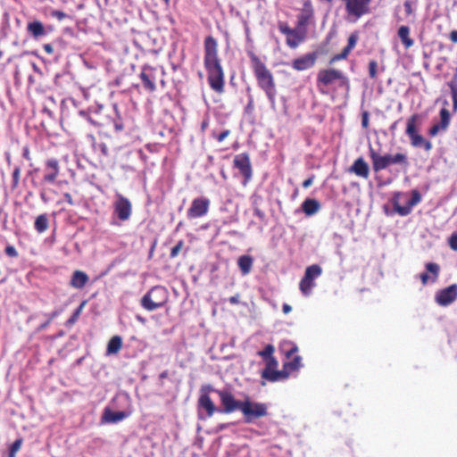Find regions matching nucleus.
I'll use <instances>...</instances> for the list:
<instances>
[{
  "mask_svg": "<svg viewBox=\"0 0 457 457\" xmlns=\"http://www.w3.org/2000/svg\"><path fill=\"white\" fill-rule=\"evenodd\" d=\"M204 68L207 71V79L210 87L217 92H224V71L220 63V59L218 56V44L217 40L208 36L204 39Z\"/></svg>",
  "mask_w": 457,
  "mask_h": 457,
  "instance_id": "f257e3e1",
  "label": "nucleus"
},
{
  "mask_svg": "<svg viewBox=\"0 0 457 457\" xmlns=\"http://www.w3.org/2000/svg\"><path fill=\"white\" fill-rule=\"evenodd\" d=\"M251 62L258 87L265 93L270 108L276 111L277 89L273 74L256 55L252 54Z\"/></svg>",
  "mask_w": 457,
  "mask_h": 457,
  "instance_id": "f03ea898",
  "label": "nucleus"
},
{
  "mask_svg": "<svg viewBox=\"0 0 457 457\" xmlns=\"http://www.w3.org/2000/svg\"><path fill=\"white\" fill-rule=\"evenodd\" d=\"M370 157L372 161V168L374 171L378 172L386 169L389 165L399 164L408 166L407 155L402 153L395 154H378L371 146L370 147Z\"/></svg>",
  "mask_w": 457,
  "mask_h": 457,
  "instance_id": "7ed1b4c3",
  "label": "nucleus"
},
{
  "mask_svg": "<svg viewBox=\"0 0 457 457\" xmlns=\"http://www.w3.org/2000/svg\"><path fill=\"white\" fill-rule=\"evenodd\" d=\"M168 298L169 294L166 288L162 286H155L144 295L140 304L145 310L153 312L164 306Z\"/></svg>",
  "mask_w": 457,
  "mask_h": 457,
  "instance_id": "20e7f679",
  "label": "nucleus"
},
{
  "mask_svg": "<svg viewBox=\"0 0 457 457\" xmlns=\"http://www.w3.org/2000/svg\"><path fill=\"white\" fill-rule=\"evenodd\" d=\"M337 82L338 87L349 89L350 84L348 78L343 71L336 69L320 70L317 75L318 85L328 87Z\"/></svg>",
  "mask_w": 457,
  "mask_h": 457,
  "instance_id": "39448f33",
  "label": "nucleus"
},
{
  "mask_svg": "<svg viewBox=\"0 0 457 457\" xmlns=\"http://www.w3.org/2000/svg\"><path fill=\"white\" fill-rule=\"evenodd\" d=\"M419 114L411 115L407 120L406 135L410 137L413 147H423L426 151H430L433 147L432 143L418 134L416 123L419 120Z\"/></svg>",
  "mask_w": 457,
  "mask_h": 457,
  "instance_id": "423d86ee",
  "label": "nucleus"
},
{
  "mask_svg": "<svg viewBox=\"0 0 457 457\" xmlns=\"http://www.w3.org/2000/svg\"><path fill=\"white\" fill-rule=\"evenodd\" d=\"M322 273V269L319 264H312L305 269L304 275L299 283L301 293L304 296H309L312 289L316 287L315 279Z\"/></svg>",
  "mask_w": 457,
  "mask_h": 457,
  "instance_id": "0eeeda50",
  "label": "nucleus"
},
{
  "mask_svg": "<svg viewBox=\"0 0 457 457\" xmlns=\"http://www.w3.org/2000/svg\"><path fill=\"white\" fill-rule=\"evenodd\" d=\"M219 395L221 407H219L218 412L220 413H232L236 411H241L244 401L237 400L231 389L228 387H223L219 391H216Z\"/></svg>",
  "mask_w": 457,
  "mask_h": 457,
  "instance_id": "6e6552de",
  "label": "nucleus"
},
{
  "mask_svg": "<svg viewBox=\"0 0 457 457\" xmlns=\"http://www.w3.org/2000/svg\"><path fill=\"white\" fill-rule=\"evenodd\" d=\"M246 423H252L255 419L265 417L268 414L266 403L245 400L243 403L241 411Z\"/></svg>",
  "mask_w": 457,
  "mask_h": 457,
  "instance_id": "1a4fd4ad",
  "label": "nucleus"
},
{
  "mask_svg": "<svg viewBox=\"0 0 457 457\" xmlns=\"http://www.w3.org/2000/svg\"><path fill=\"white\" fill-rule=\"evenodd\" d=\"M112 209V214L122 222L129 220L132 215L130 200L118 192L114 195Z\"/></svg>",
  "mask_w": 457,
  "mask_h": 457,
  "instance_id": "9d476101",
  "label": "nucleus"
},
{
  "mask_svg": "<svg viewBox=\"0 0 457 457\" xmlns=\"http://www.w3.org/2000/svg\"><path fill=\"white\" fill-rule=\"evenodd\" d=\"M403 195L402 193L396 192L392 200L391 203L393 204L394 210L395 212H397L400 216H407L409 215L412 208L420 203L421 201V195L417 189H413L411 191V198L407 202L406 205L402 206L400 204V197Z\"/></svg>",
  "mask_w": 457,
  "mask_h": 457,
  "instance_id": "9b49d317",
  "label": "nucleus"
},
{
  "mask_svg": "<svg viewBox=\"0 0 457 457\" xmlns=\"http://www.w3.org/2000/svg\"><path fill=\"white\" fill-rule=\"evenodd\" d=\"M345 5L347 15L353 18L354 21L359 20L363 15L370 12V4L372 0H342Z\"/></svg>",
  "mask_w": 457,
  "mask_h": 457,
  "instance_id": "f8f14e48",
  "label": "nucleus"
},
{
  "mask_svg": "<svg viewBox=\"0 0 457 457\" xmlns=\"http://www.w3.org/2000/svg\"><path fill=\"white\" fill-rule=\"evenodd\" d=\"M219 409L209 395H200L197 402V414L200 420L212 417L214 412H218Z\"/></svg>",
  "mask_w": 457,
  "mask_h": 457,
  "instance_id": "ddd939ff",
  "label": "nucleus"
},
{
  "mask_svg": "<svg viewBox=\"0 0 457 457\" xmlns=\"http://www.w3.org/2000/svg\"><path fill=\"white\" fill-rule=\"evenodd\" d=\"M457 299V284H453L436 293L435 301L440 306H448Z\"/></svg>",
  "mask_w": 457,
  "mask_h": 457,
  "instance_id": "4468645a",
  "label": "nucleus"
},
{
  "mask_svg": "<svg viewBox=\"0 0 457 457\" xmlns=\"http://www.w3.org/2000/svg\"><path fill=\"white\" fill-rule=\"evenodd\" d=\"M210 200L205 197H197L192 201L187 215L189 219L200 218L205 215L209 210Z\"/></svg>",
  "mask_w": 457,
  "mask_h": 457,
  "instance_id": "2eb2a0df",
  "label": "nucleus"
},
{
  "mask_svg": "<svg viewBox=\"0 0 457 457\" xmlns=\"http://www.w3.org/2000/svg\"><path fill=\"white\" fill-rule=\"evenodd\" d=\"M234 166L239 170L245 181L252 178V165L248 154L243 153L236 155L234 158Z\"/></svg>",
  "mask_w": 457,
  "mask_h": 457,
  "instance_id": "dca6fc26",
  "label": "nucleus"
},
{
  "mask_svg": "<svg viewBox=\"0 0 457 457\" xmlns=\"http://www.w3.org/2000/svg\"><path fill=\"white\" fill-rule=\"evenodd\" d=\"M439 115H440V122L434 124L428 129V135L432 137H436L440 132L446 131L450 125L451 115H450V112L445 107H444L440 110Z\"/></svg>",
  "mask_w": 457,
  "mask_h": 457,
  "instance_id": "f3484780",
  "label": "nucleus"
},
{
  "mask_svg": "<svg viewBox=\"0 0 457 457\" xmlns=\"http://www.w3.org/2000/svg\"><path fill=\"white\" fill-rule=\"evenodd\" d=\"M139 78L143 82L144 87L149 92H154L156 89L155 85V70L150 66H144L139 74Z\"/></svg>",
  "mask_w": 457,
  "mask_h": 457,
  "instance_id": "a211bd4d",
  "label": "nucleus"
},
{
  "mask_svg": "<svg viewBox=\"0 0 457 457\" xmlns=\"http://www.w3.org/2000/svg\"><path fill=\"white\" fill-rule=\"evenodd\" d=\"M316 59V53H308L293 60L291 66L296 71H305L315 64Z\"/></svg>",
  "mask_w": 457,
  "mask_h": 457,
  "instance_id": "6ab92c4d",
  "label": "nucleus"
},
{
  "mask_svg": "<svg viewBox=\"0 0 457 457\" xmlns=\"http://www.w3.org/2000/svg\"><path fill=\"white\" fill-rule=\"evenodd\" d=\"M60 172L59 162L51 158L46 162V174L43 178V182L54 183Z\"/></svg>",
  "mask_w": 457,
  "mask_h": 457,
  "instance_id": "aec40b11",
  "label": "nucleus"
},
{
  "mask_svg": "<svg viewBox=\"0 0 457 457\" xmlns=\"http://www.w3.org/2000/svg\"><path fill=\"white\" fill-rule=\"evenodd\" d=\"M426 270L428 272L432 274V277H429L427 272H423L420 274V278L423 285H427L430 280L431 283H435L437 280L440 267L437 263L435 262H428L426 264Z\"/></svg>",
  "mask_w": 457,
  "mask_h": 457,
  "instance_id": "412c9836",
  "label": "nucleus"
},
{
  "mask_svg": "<svg viewBox=\"0 0 457 457\" xmlns=\"http://www.w3.org/2000/svg\"><path fill=\"white\" fill-rule=\"evenodd\" d=\"M129 415V412L124 411H113L109 408H105L102 416V420L106 423H118Z\"/></svg>",
  "mask_w": 457,
  "mask_h": 457,
  "instance_id": "4be33fe9",
  "label": "nucleus"
},
{
  "mask_svg": "<svg viewBox=\"0 0 457 457\" xmlns=\"http://www.w3.org/2000/svg\"><path fill=\"white\" fill-rule=\"evenodd\" d=\"M349 170L364 179H367L370 174L369 165L362 157L356 159Z\"/></svg>",
  "mask_w": 457,
  "mask_h": 457,
  "instance_id": "5701e85b",
  "label": "nucleus"
},
{
  "mask_svg": "<svg viewBox=\"0 0 457 457\" xmlns=\"http://www.w3.org/2000/svg\"><path fill=\"white\" fill-rule=\"evenodd\" d=\"M89 280L87 274L81 270H75L71 278L70 286L76 289L83 288Z\"/></svg>",
  "mask_w": 457,
  "mask_h": 457,
  "instance_id": "b1692460",
  "label": "nucleus"
},
{
  "mask_svg": "<svg viewBox=\"0 0 457 457\" xmlns=\"http://www.w3.org/2000/svg\"><path fill=\"white\" fill-rule=\"evenodd\" d=\"M289 373L286 369L283 368L281 370H262V378L270 381V382H276L280 380H285L288 378Z\"/></svg>",
  "mask_w": 457,
  "mask_h": 457,
  "instance_id": "393cba45",
  "label": "nucleus"
},
{
  "mask_svg": "<svg viewBox=\"0 0 457 457\" xmlns=\"http://www.w3.org/2000/svg\"><path fill=\"white\" fill-rule=\"evenodd\" d=\"M320 209V204L313 198H307L302 204V210L307 216H312Z\"/></svg>",
  "mask_w": 457,
  "mask_h": 457,
  "instance_id": "a878e982",
  "label": "nucleus"
},
{
  "mask_svg": "<svg viewBox=\"0 0 457 457\" xmlns=\"http://www.w3.org/2000/svg\"><path fill=\"white\" fill-rule=\"evenodd\" d=\"M28 32L36 39L46 35V30L41 21H34L27 26Z\"/></svg>",
  "mask_w": 457,
  "mask_h": 457,
  "instance_id": "bb28decb",
  "label": "nucleus"
},
{
  "mask_svg": "<svg viewBox=\"0 0 457 457\" xmlns=\"http://www.w3.org/2000/svg\"><path fill=\"white\" fill-rule=\"evenodd\" d=\"M253 264V258L251 255L244 254L237 259V265L243 276L249 274Z\"/></svg>",
  "mask_w": 457,
  "mask_h": 457,
  "instance_id": "cd10ccee",
  "label": "nucleus"
},
{
  "mask_svg": "<svg viewBox=\"0 0 457 457\" xmlns=\"http://www.w3.org/2000/svg\"><path fill=\"white\" fill-rule=\"evenodd\" d=\"M305 38V31L304 30H294L293 34L291 36L287 37V45L290 48H296L300 43H302Z\"/></svg>",
  "mask_w": 457,
  "mask_h": 457,
  "instance_id": "c85d7f7f",
  "label": "nucleus"
},
{
  "mask_svg": "<svg viewBox=\"0 0 457 457\" xmlns=\"http://www.w3.org/2000/svg\"><path fill=\"white\" fill-rule=\"evenodd\" d=\"M397 36L406 49L414 45L413 39L410 37V28L408 26H401L398 29Z\"/></svg>",
  "mask_w": 457,
  "mask_h": 457,
  "instance_id": "c756f323",
  "label": "nucleus"
},
{
  "mask_svg": "<svg viewBox=\"0 0 457 457\" xmlns=\"http://www.w3.org/2000/svg\"><path fill=\"white\" fill-rule=\"evenodd\" d=\"M48 226H49V219H48V215L46 213L38 215L34 222V228L38 233L45 232L48 228Z\"/></svg>",
  "mask_w": 457,
  "mask_h": 457,
  "instance_id": "7c9ffc66",
  "label": "nucleus"
},
{
  "mask_svg": "<svg viewBox=\"0 0 457 457\" xmlns=\"http://www.w3.org/2000/svg\"><path fill=\"white\" fill-rule=\"evenodd\" d=\"M122 345V339L120 336L112 337L107 345V353L114 354L117 353Z\"/></svg>",
  "mask_w": 457,
  "mask_h": 457,
  "instance_id": "2f4dec72",
  "label": "nucleus"
},
{
  "mask_svg": "<svg viewBox=\"0 0 457 457\" xmlns=\"http://www.w3.org/2000/svg\"><path fill=\"white\" fill-rule=\"evenodd\" d=\"M312 15V12H309V11H305V12L300 13L297 16V27L295 29L304 30L306 32L305 28L308 25Z\"/></svg>",
  "mask_w": 457,
  "mask_h": 457,
  "instance_id": "473e14b6",
  "label": "nucleus"
},
{
  "mask_svg": "<svg viewBox=\"0 0 457 457\" xmlns=\"http://www.w3.org/2000/svg\"><path fill=\"white\" fill-rule=\"evenodd\" d=\"M301 361V356L296 355L290 361L285 362L283 368L290 374V372L297 370L302 366Z\"/></svg>",
  "mask_w": 457,
  "mask_h": 457,
  "instance_id": "72a5a7b5",
  "label": "nucleus"
},
{
  "mask_svg": "<svg viewBox=\"0 0 457 457\" xmlns=\"http://www.w3.org/2000/svg\"><path fill=\"white\" fill-rule=\"evenodd\" d=\"M274 352H275L274 346L270 344H268L265 345V347L262 351L258 352V355L261 356L263 359V361H265L266 360H268L273 356Z\"/></svg>",
  "mask_w": 457,
  "mask_h": 457,
  "instance_id": "f704fd0d",
  "label": "nucleus"
},
{
  "mask_svg": "<svg viewBox=\"0 0 457 457\" xmlns=\"http://www.w3.org/2000/svg\"><path fill=\"white\" fill-rule=\"evenodd\" d=\"M86 304V301H83L80 305L74 311V312L72 313V315L69 318V320L66 321V324L69 326V325H73L79 319L82 310H83V307L85 306Z\"/></svg>",
  "mask_w": 457,
  "mask_h": 457,
  "instance_id": "c9c22d12",
  "label": "nucleus"
},
{
  "mask_svg": "<svg viewBox=\"0 0 457 457\" xmlns=\"http://www.w3.org/2000/svg\"><path fill=\"white\" fill-rule=\"evenodd\" d=\"M417 0H405L403 3V7L406 15H411L414 13L417 8Z\"/></svg>",
  "mask_w": 457,
  "mask_h": 457,
  "instance_id": "e433bc0d",
  "label": "nucleus"
},
{
  "mask_svg": "<svg viewBox=\"0 0 457 457\" xmlns=\"http://www.w3.org/2000/svg\"><path fill=\"white\" fill-rule=\"evenodd\" d=\"M448 87L451 89L453 112H457V83L454 81H450L448 82Z\"/></svg>",
  "mask_w": 457,
  "mask_h": 457,
  "instance_id": "4c0bfd02",
  "label": "nucleus"
},
{
  "mask_svg": "<svg viewBox=\"0 0 457 457\" xmlns=\"http://www.w3.org/2000/svg\"><path fill=\"white\" fill-rule=\"evenodd\" d=\"M22 445V438H17L11 445L9 449L8 457H15L16 453L21 449Z\"/></svg>",
  "mask_w": 457,
  "mask_h": 457,
  "instance_id": "58836bf2",
  "label": "nucleus"
},
{
  "mask_svg": "<svg viewBox=\"0 0 457 457\" xmlns=\"http://www.w3.org/2000/svg\"><path fill=\"white\" fill-rule=\"evenodd\" d=\"M247 96H248V103L245 108V112L248 114H251L253 112L254 109V104H253V97L251 95V88L248 87L246 88Z\"/></svg>",
  "mask_w": 457,
  "mask_h": 457,
  "instance_id": "ea45409f",
  "label": "nucleus"
},
{
  "mask_svg": "<svg viewBox=\"0 0 457 457\" xmlns=\"http://www.w3.org/2000/svg\"><path fill=\"white\" fill-rule=\"evenodd\" d=\"M93 147L95 151L100 152L103 156L107 157L109 155V149L105 143L96 144L94 142Z\"/></svg>",
  "mask_w": 457,
  "mask_h": 457,
  "instance_id": "a19ab883",
  "label": "nucleus"
},
{
  "mask_svg": "<svg viewBox=\"0 0 457 457\" xmlns=\"http://www.w3.org/2000/svg\"><path fill=\"white\" fill-rule=\"evenodd\" d=\"M378 62L376 60H370L369 62V75L371 79H376L378 75Z\"/></svg>",
  "mask_w": 457,
  "mask_h": 457,
  "instance_id": "79ce46f5",
  "label": "nucleus"
},
{
  "mask_svg": "<svg viewBox=\"0 0 457 457\" xmlns=\"http://www.w3.org/2000/svg\"><path fill=\"white\" fill-rule=\"evenodd\" d=\"M278 27L279 31L282 34L287 35V37L291 36V34H293V32L295 30V29L289 28L287 23L284 22V21H279Z\"/></svg>",
  "mask_w": 457,
  "mask_h": 457,
  "instance_id": "37998d69",
  "label": "nucleus"
},
{
  "mask_svg": "<svg viewBox=\"0 0 457 457\" xmlns=\"http://www.w3.org/2000/svg\"><path fill=\"white\" fill-rule=\"evenodd\" d=\"M79 115L95 127H97L99 125V123L97 121H96L95 120L92 119L89 112L86 110H80L79 112Z\"/></svg>",
  "mask_w": 457,
  "mask_h": 457,
  "instance_id": "c03bdc74",
  "label": "nucleus"
},
{
  "mask_svg": "<svg viewBox=\"0 0 457 457\" xmlns=\"http://www.w3.org/2000/svg\"><path fill=\"white\" fill-rule=\"evenodd\" d=\"M358 39H359L358 33L357 32H353L348 37L347 46H348L349 48H351L353 50L355 47Z\"/></svg>",
  "mask_w": 457,
  "mask_h": 457,
  "instance_id": "a18cd8bd",
  "label": "nucleus"
},
{
  "mask_svg": "<svg viewBox=\"0 0 457 457\" xmlns=\"http://www.w3.org/2000/svg\"><path fill=\"white\" fill-rule=\"evenodd\" d=\"M265 362H266V367L263 370H268V371L274 370H276V368L278 365V362L274 356L266 360Z\"/></svg>",
  "mask_w": 457,
  "mask_h": 457,
  "instance_id": "49530a36",
  "label": "nucleus"
},
{
  "mask_svg": "<svg viewBox=\"0 0 457 457\" xmlns=\"http://www.w3.org/2000/svg\"><path fill=\"white\" fill-rule=\"evenodd\" d=\"M184 245V242L182 240H179L175 246H173L171 248V251H170V258H175L176 256H178V254L179 253L181 248L183 247Z\"/></svg>",
  "mask_w": 457,
  "mask_h": 457,
  "instance_id": "de8ad7c7",
  "label": "nucleus"
},
{
  "mask_svg": "<svg viewBox=\"0 0 457 457\" xmlns=\"http://www.w3.org/2000/svg\"><path fill=\"white\" fill-rule=\"evenodd\" d=\"M20 174H21V168L15 167L12 171V187H15L18 186L20 181Z\"/></svg>",
  "mask_w": 457,
  "mask_h": 457,
  "instance_id": "09e8293b",
  "label": "nucleus"
},
{
  "mask_svg": "<svg viewBox=\"0 0 457 457\" xmlns=\"http://www.w3.org/2000/svg\"><path fill=\"white\" fill-rule=\"evenodd\" d=\"M219 390H220V389H216V388H214L212 385H209V384H207V385H203V386H201V389H200V395H204V394H206V395H209V394H210L211 392H214V393H216V391H219Z\"/></svg>",
  "mask_w": 457,
  "mask_h": 457,
  "instance_id": "8fccbe9b",
  "label": "nucleus"
},
{
  "mask_svg": "<svg viewBox=\"0 0 457 457\" xmlns=\"http://www.w3.org/2000/svg\"><path fill=\"white\" fill-rule=\"evenodd\" d=\"M50 15L52 17L57 19L58 21H62L63 19L68 17L67 13H65L64 12L60 11V10H53L51 12Z\"/></svg>",
  "mask_w": 457,
  "mask_h": 457,
  "instance_id": "3c124183",
  "label": "nucleus"
},
{
  "mask_svg": "<svg viewBox=\"0 0 457 457\" xmlns=\"http://www.w3.org/2000/svg\"><path fill=\"white\" fill-rule=\"evenodd\" d=\"M112 125L115 132H120L124 129V124L120 118L113 120Z\"/></svg>",
  "mask_w": 457,
  "mask_h": 457,
  "instance_id": "603ef678",
  "label": "nucleus"
},
{
  "mask_svg": "<svg viewBox=\"0 0 457 457\" xmlns=\"http://www.w3.org/2000/svg\"><path fill=\"white\" fill-rule=\"evenodd\" d=\"M4 253L6 255H8L10 257H17L18 256V252H17L16 248L11 245H9L5 247Z\"/></svg>",
  "mask_w": 457,
  "mask_h": 457,
  "instance_id": "864d4df0",
  "label": "nucleus"
},
{
  "mask_svg": "<svg viewBox=\"0 0 457 457\" xmlns=\"http://www.w3.org/2000/svg\"><path fill=\"white\" fill-rule=\"evenodd\" d=\"M448 243H449L450 247L453 250L457 251V233L456 232L452 234V236L448 239Z\"/></svg>",
  "mask_w": 457,
  "mask_h": 457,
  "instance_id": "5fc2aeb1",
  "label": "nucleus"
},
{
  "mask_svg": "<svg viewBox=\"0 0 457 457\" xmlns=\"http://www.w3.org/2000/svg\"><path fill=\"white\" fill-rule=\"evenodd\" d=\"M230 134V130L225 129L220 134L215 136L213 134V137L217 139L218 142H222L228 135Z\"/></svg>",
  "mask_w": 457,
  "mask_h": 457,
  "instance_id": "6e6d98bb",
  "label": "nucleus"
},
{
  "mask_svg": "<svg viewBox=\"0 0 457 457\" xmlns=\"http://www.w3.org/2000/svg\"><path fill=\"white\" fill-rule=\"evenodd\" d=\"M203 445H204V437L202 436H197L195 439L194 445L199 449H202Z\"/></svg>",
  "mask_w": 457,
  "mask_h": 457,
  "instance_id": "4d7b16f0",
  "label": "nucleus"
},
{
  "mask_svg": "<svg viewBox=\"0 0 457 457\" xmlns=\"http://www.w3.org/2000/svg\"><path fill=\"white\" fill-rule=\"evenodd\" d=\"M253 214L258 217L259 219L261 220H263L265 218V213L264 212H262V210H260L259 208L255 207L253 209Z\"/></svg>",
  "mask_w": 457,
  "mask_h": 457,
  "instance_id": "13d9d810",
  "label": "nucleus"
},
{
  "mask_svg": "<svg viewBox=\"0 0 457 457\" xmlns=\"http://www.w3.org/2000/svg\"><path fill=\"white\" fill-rule=\"evenodd\" d=\"M345 57L342 54V53L335 54L329 61V63L332 64L337 61L344 60Z\"/></svg>",
  "mask_w": 457,
  "mask_h": 457,
  "instance_id": "bf43d9fd",
  "label": "nucleus"
},
{
  "mask_svg": "<svg viewBox=\"0 0 457 457\" xmlns=\"http://www.w3.org/2000/svg\"><path fill=\"white\" fill-rule=\"evenodd\" d=\"M313 179H314V176L312 175V177L308 178L307 179H305L303 182V187L304 188H308L309 187H311L312 185Z\"/></svg>",
  "mask_w": 457,
  "mask_h": 457,
  "instance_id": "052dcab7",
  "label": "nucleus"
},
{
  "mask_svg": "<svg viewBox=\"0 0 457 457\" xmlns=\"http://www.w3.org/2000/svg\"><path fill=\"white\" fill-rule=\"evenodd\" d=\"M239 295L237 294L235 295H232L228 298V302L231 303V304H238L239 303Z\"/></svg>",
  "mask_w": 457,
  "mask_h": 457,
  "instance_id": "680f3d73",
  "label": "nucleus"
},
{
  "mask_svg": "<svg viewBox=\"0 0 457 457\" xmlns=\"http://www.w3.org/2000/svg\"><path fill=\"white\" fill-rule=\"evenodd\" d=\"M63 198L64 200L70 204V205H74V202H73V199H72V196L70 193H64L63 194Z\"/></svg>",
  "mask_w": 457,
  "mask_h": 457,
  "instance_id": "e2e57ef3",
  "label": "nucleus"
},
{
  "mask_svg": "<svg viewBox=\"0 0 457 457\" xmlns=\"http://www.w3.org/2000/svg\"><path fill=\"white\" fill-rule=\"evenodd\" d=\"M361 125L363 128H367L369 125V115L368 112H364L361 119Z\"/></svg>",
  "mask_w": 457,
  "mask_h": 457,
  "instance_id": "0e129e2a",
  "label": "nucleus"
},
{
  "mask_svg": "<svg viewBox=\"0 0 457 457\" xmlns=\"http://www.w3.org/2000/svg\"><path fill=\"white\" fill-rule=\"evenodd\" d=\"M298 351V347L296 345H292L291 348L287 351V356L289 357L290 355L295 353Z\"/></svg>",
  "mask_w": 457,
  "mask_h": 457,
  "instance_id": "69168bd1",
  "label": "nucleus"
},
{
  "mask_svg": "<svg viewBox=\"0 0 457 457\" xmlns=\"http://www.w3.org/2000/svg\"><path fill=\"white\" fill-rule=\"evenodd\" d=\"M43 48L49 54L54 53V47H53V46L51 44H45L43 46Z\"/></svg>",
  "mask_w": 457,
  "mask_h": 457,
  "instance_id": "338daca9",
  "label": "nucleus"
},
{
  "mask_svg": "<svg viewBox=\"0 0 457 457\" xmlns=\"http://www.w3.org/2000/svg\"><path fill=\"white\" fill-rule=\"evenodd\" d=\"M450 39L454 42V43H457V30H453L451 33H450Z\"/></svg>",
  "mask_w": 457,
  "mask_h": 457,
  "instance_id": "774afa93",
  "label": "nucleus"
}]
</instances>
